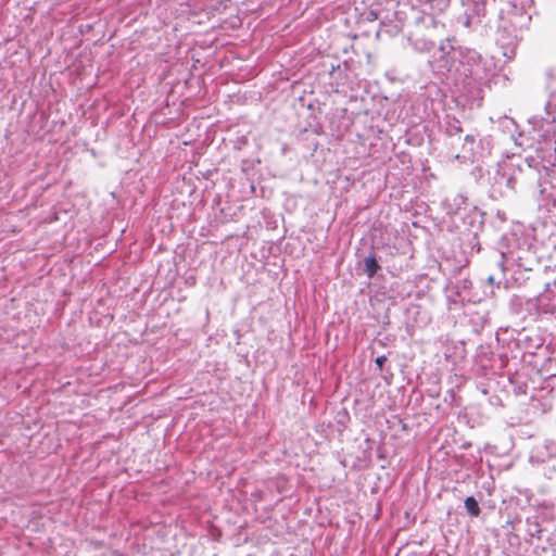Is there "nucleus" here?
<instances>
[{"label":"nucleus","mask_w":556,"mask_h":556,"mask_svg":"<svg viewBox=\"0 0 556 556\" xmlns=\"http://www.w3.org/2000/svg\"><path fill=\"white\" fill-rule=\"evenodd\" d=\"M379 269L380 265L378 264L375 256L365 258V271L369 278H372Z\"/></svg>","instance_id":"obj_1"},{"label":"nucleus","mask_w":556,"mask_h":556,"mask_svg":"<svg viewBox=\"0 0 556 556\" xmlns=\"http://www.w3.org/2000/svg\"><path fill=\"white\" fill-rule=\"evenodd\" d=\"M465 508L467 509L468 514L472 517H478L481 513L479 504L473 496L466 497Z\"/></svg>","instance_id":"obj_2"},{"label":"nucleus","mask_w":556,"mask_h":556,"mask_svg":"<svg viewBox=\"0 0 556 556\" xmlns=\"http://www.w3.org/2000/svg\"><path fill=\"white\" fill-rule=\"evenodd\" d=\"M386 362H387V357L384 355L378 356L375 361L379 370H382Z\"/></svg>","instance_id":"obj_3"},{"label":"nucleus","mask_w":556,"mask_h":556,"mask_svg":"<svg viewBox=\"0 0 556 556\" xmlns=\"http://www.w3.org/2000/svg\"><path fill=\"white\" fill-rule=\"evenodd\" d=\"M488 282H489L490 285H494V282H495V281H494V277H493V276H489V277H488Z\"/></svg>","instance_id":"obj_4"}]
</instances>
